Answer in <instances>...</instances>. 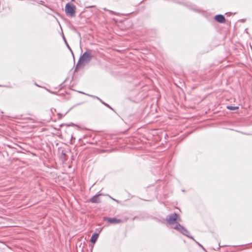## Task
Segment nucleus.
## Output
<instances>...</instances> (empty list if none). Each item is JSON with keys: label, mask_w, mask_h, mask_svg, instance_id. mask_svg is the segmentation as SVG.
I'll list each match as a JSON object with an SVG mask.
<instances>
[{"label": "nucleus", "mask_w": 252, "mask_h": 252, "mask_svg": "<svg viewBox=\"0 0 252 252\" xmlns=\"http://www.w3.org/2000/svg\"><path fill=\"white\" fill-rule=\"evenodd\" d=\"M216 21L220 23H224L225 22V17L221 14L217 15L215 17Z\"/></svg>", "instance_id": "obj_7"}, {"label": "nucleus", "mask_w": 252, "mask_h": 252, "mask_svg": "<svg viewBox=\"0 0 252 252\" xmlns=\"http://www.w3.org/2000/svg\"><path fill=\"white\" fill-rule=\"evenodd\" d=\"M66 45L67 46V47H68V48L69 49L70 51H71V52H72V53L73 54V52L70 48V47H69V45L67 43H65Z\"/></svg>", "instance_id": "obj_13"}, {"label": "nucleus", "mask_w": 252, "mask_h": 252, "mask_svg": "<svg viewBox=\"0 0 252 252\" xmlns=\"http://www.w3.org/2000/svg\"><path fill=\"white\" fill-rule=\"evenodd\" d=\"M102 195V194L101 193H98L97 194H95V195L93 196L91 198H90V201L93 203H99L100 202V200L99 198V196Z\"/></svg>", "instance_id": "obj_6"}, {"label": "nucleus", "mask_w": 252, "mask_h": 252, "mask_svg": "<svg viewBox=\"0 0 252 252\" xmlns=\"http://www.w3.org/2000/svg\"><path fill=\"white\" fill-rule=\"evenodd\" d=\"M99 100L104 105H105V106H107L108 107H109V108H110L111 109H112V108L107 103H105L103 101H102L100 98L99 99Z\"/></svg>", "instance_id": "obj_11"}, {"label": "nucleus", "mask_w": 252, "mask_h": 252, "mask_svg": "<svg viewBox=\"0 0 252 252\" xmlns=\"http://www.w3.org/2000/svg\"><path fill=\"white\" fill-rule=\"evenodd\" d=\"M167 222L170 224L177 223L180 222L181 219L180 216L176 213H173L168 215L166 218Z\"/></svg>", "instance_id": "obj_2"}, {"label": "nucleus", "mask_w": 252, "mask_h": 252, "mask_svg": "<svg viewBox=\"0 0 252 252\" xmlns=\"http://www.w3.org/2000/svg\"><path fill=\"white\" fill-rule=\"evenodd\" d=\"M4 87H8V88H11V86H4Z\"/></svg>", "instance_id": "obj_15"}, {"label": "nucleus", "mask_w": 252, "mask_h": 252, "mask_svg": "<svg viewBox=\"0 0 252 252\" xmlns=\"http://www.w3.org/2000/svg\"><path fill=\"white\" fill-rule=\"evenodd\" d=\"M104 220L107 221L109 223L111 224H116L119 223L123 222V220L121 219H117L115 218H109V217H104L103 218Z\"/></svg>", "instance_id": "obj_5"}, {"label": "nucleus", "mask_w": 252, "mask_h": 252, "mask_svg": "<svg viewBox=\"0 0 252 252\" xmlns=\"http://www.w3.org/2000/svg\"><path fill=\"white\" fill-rule=\"evenodd\" d=\"M227 108L230 110H235L238 109V107L237 106H227Z\"/></svg>", "instance_id": "obj_9"}, {"label": "nucleus", "mask_w": 252, "mask_h": 252, "mask_svg": "<svg viewBox=\"0 0 252 252\" xmlns=\"http://www.w3.org/2000/svg\"><path fill=\"white\" fill-rule=\"evenodd\" d=\"M89 96H90L91 97L94 98H95V99H97L98 100H99V98L97 96H95V95H89Z\"/></svg>", "instance_id": "obj_12"}, {"label": "nucleus", "mask_w": 252, "mask_h": 252, "mask_svg": "<svg viewBox=\"0 0 252 252\" xmlns=\"http://www.w3.org/2000/svg\"><path fill=\"white\" fill-rule=\"evenodd\" d=\"M99 234L97 233L93 234L91 238V242L92 243H95L98 237Z\"/></svg>", "instance_id": "obj_8"}, {"label": "nucleus", "mask_w": 252, "mask_h": 252, "mask_svg": "<svg viewBox=\"0 0 252 252\" xmlns=\"http://www.w3.org/2000/svg\"><path fill=\"white\" fill-rule=\"evenodd\" d=\"M221 247V246H220V245L219 244V247Z\"/></svg>", "instance_id": "obj_16"}, {"label": "nucleus", "mask_w": 252, "mask_h": 252, "mask_svg": "<svg viewBox=\"0 0 252 252\" xmlns=\"http://www.w3.org/2000/svg\"><path fill=\"white\" fill-rule=\"evenodd\" d=\"M63 39H64V41L65 43H67V41H66V39H65V38L64 36H63Z\"/></svg>", "instance_id": "obj_14"}, {"label": "nucleus", "mask_w": 252, "mask_h": 252, "mask_svg": "<svg viewBox=\"0 0 252 252\" xmlns=\"http://www.w3.org/2000/svg\"><path fill=\"white\" fill-rule=\"evenodd\" d=\"M174 229L180 232L182 234L186 236L188 238L193 239V238L189 235V231L183 226L181 225L180 223H177L175 226L174 227Z\"/></svg>", "instance_id": "obj_4"}, {"label": "nucleus", "mask_w": 252, "mask_h": 252, "mask_svg": "<svg viewBox=\"0 0 252 252\" xmlns=\"http://www.w3.org/2000/svg\"><path fill=\"white\" fill-rule=\"evenodd\" d=\"M203 251L207 252L205 249L203 247V246L201 245L199 243L197 242L194 238L192 239Z\"/></svg>", "instance_id": "obj_10"}, {"label": "nucleus", "mask_w": 252, "mask_h": 252, "mask_svg": "<svg viewBox=\"0 0 252 252\" xmlns=\"http://www.w3.org/2000/svg\"><path fill=\"white\" fill-rule=\"evenodd\" d=\"M93 56L91 50H87L80 56L75 68V71H77L80 68L83 67L92 59Z\"/></svg>", "instance_id": "obj_1"}, {"label": "nucleus", "mask_w": 252, "mask_h": 252, "mask_svg": "<svg viewBox=\"0 0 252 252\" xmlns=\"http://www.w3.org/2000/svg\"><path fill=\"white\" fill-rule=\"evenodd\" d=\"M65 12L66 15L71 17L75 16L76 6L72 3H67L65 6Z\"/></svg>", "instance_id": "obj_3"}]
</instances>
